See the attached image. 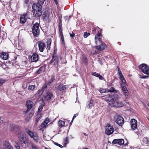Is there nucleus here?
<instances>
[{"instance_id":"obj_1","label":"nucleus","mask_w":149,"mask_h":149,"mask_svg":"<svg viewBox=\"0 0 149 149\" xmlns=\"http://www.w3.org/2000/svg\"><path fill=\"white\" fill-rule=\"evenodd\" d=\"M104 99L105 100L109 102H114L113 103L112 106L116 107H122L123 104H120L119 102L116 101V100L118 98V95L116 94L113 95H107L104 96Z\"/></svg>"},{"instance_id":"obj_2","label":"nucleus","mask_w":149,"mask_h":149,"mask_svg":"<svg viewBox=\"0 0 149 149\" xmlns=\"http://www.w3.org/2000/svg\"><path fill=\"white\" fill-rule=\"evenodd\" d=\"M32 8L33 15L37 17H40L42 14L41 5L35 3L33 5Z\"/></svg>"},{"instance_id":"obj_3","label":"nucleus","mask_w":149,"mask_h":149,"mask_svg":"<svg viewBox=\"0 0 149 149\" xmlns=\"http://www.w3.org/2000/svg\"><path fill=\"white\" fill-rule=\"evenodd\" d=\"M62 58L61 57H58L54 54L53 55L49 63L53 65L54 67L57 68L58 66V62H61V63H63L61 61Z\"/></svg>"},{"instance_id":"obj_4","label":"nucleus","mask_w":149,"mask_h":149,"mask_svg":"<svg viewBox=\"0 0 149 149\" xmlns=\"http://www.w3.org/2000/svg\"><path fill=\"white\" fill-rule=\"evenodd\" d=\"M18 140L21 144L23 148H25L27 147L28 143L26 141V139L24 136V134L20 133L18 136Z\"/></svg>"},{"instance_id":"obj_5","label":"nucleus","mask_w":149,"mask_h":149,"mask_svg":"<svg viewBox=\"0 0 149 149\" xmlns=\"http://www.w3.org/2000/svg\"><path fill=\"white\" fill-rule=\"evenodd\" d=\"M32 32L34 36H37L39 34L40 29L39 24L36 23L33 24L32 28Z\"/></svg>"},{"instance_id":"obj_6","label":"nucleus","mask_w":149,"mask_h":149,"mask_svg":"<svg viewBox=\"0 0 149 149\" xmlns=\"http://www.w3.org/2000/svg\"><path fill=\"white\" fill-rule=\"evenodd\" d=\"M139 67L143 73L147 75H149V67L145 63L142 64L139 66Z\"/></svg>"},{"instance_id":"obj_7","label":"nucleus","mask_w":149,"mask_h":149,"mask_svg":"<svg viewBox=\"0 0 149 149\" xmlns=\"http://www.w3.org/2000/svg\"><path fill=\"white\" fill-rule=\"evenodd\" d=\"M26 132L27 134L30 136L31 138L33 139L36 142H38L39 139L38 135L36 132H34L29 130H28L26 131Z\"/></svg>"},{"instance_id":"obj_8","label":"nucleus","mask_w":149,"mask_h":149,"mask_svg":"<svg viewBox=\"0 0 149 149\" xmlns=\"http://www.w3.org/2000/svg\"><path fill=\"white\" fill-rule=\"evenodd\" d=\"M115 122L119 125H122L124 123V119L120 116H116L114 118Z\"/></svg>"},{"instance_id":"obj_9","label":"nucleus","mask_w":149,"mask_h":149,"mask_svg":"<svg viewBox=\"0 0 149 149\" xmlns=\"http://www.w3.org/2000/svg\"><path fill=\"white\" fill-rule=\"evenodd\" d=\"M114 130L112 126L110 125H108L106 127L105 133L107 135H109L112 134Z\"/></svg>"},{"instance_id":"obj_10","label":"nucleus","mask_w":149,"mask_h":149,"mask_svg":"<svg viewBox=\"0 0 149 149\" xmlns=\"http://www.w3.org/2000/svg\"><path fill=\"white\" fill-rule=\"evenodd\" d=\"M124 143V141L123 139H115L112 142V143L116 144L117 146L123 145Z\"/></svg>"},{"instance_id":"obj_11","label":"nucleus","mask_w":149,"mask_h":149,"mask_svg":"<svg viewBox=\"0 0 149 149\" xmlns=\"http://www.w3.org/2000/svg\"><path fill=\"white\" fill-rule=\"evenodd\" d=\"M121 86L122 88L125 97H128L129 93L128 92V91L126 87V86H127V84L126 83V84H121Z\"/></svg>"},{"instance_id":"obj_12","label":"nucleus","mask_w":149,"mask_h":149,"mask_svg":"<svg viewBox=\"0 0 149 149\" xmlns=\"http://www.w3.org/2000/svg\"><path fill=\"white\" fill-rule=\"evenodd\" d=\"M102 37V35L101 34L98 32L97 35H96L95 36V40L96 44L98 45L102 42L101 41V38Z\"/></svg>"},{"instance_id":"obj_13","label":"nucleus","mask_w":149,"mask_h":149,"mask_svg":"<svg viewBox=\"0 0 149 149\" xmlns=\"http://www.w3.org/2000/svg\"><path fill=\"white\" fill-rule=\"evenodd\" d=\"M33 104V102L30 101H28L26 103V105L27 108V110L24 112L25 113H27L29 110L32 107Z\"/></svg>"},{"instance_id":"obj_14","label":"nucleus","mask_w":149,"mask_h":149,"mask_svg":"<svg viewBox=\"0 0 149 149\" xmlns=\"http://www.w3.org/2000/svg\"><path fill=\"white\" fill-rule=\"evenodd\" d=\"M137 121L135 119H132L131 120L130 123L131 128L132 130H135L137 128Z\"/></svg>"},{"instance_id":"obj_15","label":"nucleus","mask_w":149,"mask_h":149,"mask_svg":"<svg viewBox=\"0 0 149 149\" xmlns=\"http://www.w3.org/2000/svg\"><path fill=\"white\" fill-rule=\"evenodd\" d=\"M101 44L98 46H95V47L99 51L104 50L106 47V45L103 42H101Z\"/></svg>"},{"instance_id":"obj_16","label":"nucleus","mask_w":149,"mask_h":149,"mask_svg":"<svg viewBox=\"0 0 149 149\" xmlns=\"http://www.w3.org/2000/svg\"><path fill=\"white\" fill-rule=\"evenodd\" d=\"M38 47L40 51V52H42L45 49V44L43 42H39Z\"/></svg>"},{"instance_id":"obj_17","label":"nucleus","mask_w":149,"mask_h":149,"mask_svg":"<svg viewBox=\"0 0 149 149\" xmlns=\"http://www.w3.org/2000/svg\"><path fill=\"white\" fill-rule=\"evenodd\" d=\"M53 95L52 93L48 92L44 95V97L46 100H50L53 97Z\"/></svg>"},{"instance_id":"obj_18","label":"nucleus","mask_w":149,"mask_h":149,"mask_svg":"<svg viewBox=\"0 0 149 149\" xmlns=\"http://www.w3.org/2000/svg\"><path fill=\"white\" fill-rule=\"evenodd\" d=\"M8 54L6 52H3L0 53V58L3 60H6L8 58Z\"/></svg>"},{"instance_id":"obj_19","label":"nucleus","mask_w":149,"mask_h":149,"mask_svg":"<svg viewBox=\"0 0 149 149\" xmlns=\"http://www.w3.org/2000/svg\"><path fill=\"white\" fill-rule=\"evenodd\" d=\"M4 149H13V148L10 143L8 142H5L3 144Z\"/></svg>"},{"instance_id":"obj_20","label":"nucleus","mask_w":149,"mask_h":149,"mask_svg":"<svg viewBox=\"0 0 149 149\" xmlns=\"http://www.w3.org/2000/svg\"><path fill=\"white\" fill-rule=\"evenodd\" d=\"M38 54H33L31 57V61L32 62H36L38 59Z\"/></svg>"},{"instance_id":"obj_21","label":"nucleus","mask_w":149,"mask_h":149,"mask_svg":"<svg viewBox=\"0 0 149 149\" xmlns=\"http://www.w3.org/2000/svg\"><path fill=\"white\" fill-rule=\"evenodd\" d=\"M67 86L62 84H59L57 87V89L60 91H63L65 90Z\"/></svg>"},{"instance_id":"obj_22","label":"nucleus","mask_w":149,"mask_h":149,"mask_svg":"<svg viewBox=\"0 0 149 149\" xmlns=\"http://www.w3.org/2000/svg\"><path fill=\"white\" fill-rule=\"evenodd\" d=\"M119 76L120 78V80L123 83L122 84H126V80L125 79L121 72H120V73L119 74Z\"/></svg>"},{"instance_id":"obj_23","label":"nucleus","mask_w":149,"mask_h":149,"mask_svg":"<svg viewBox=\"0 0 149 149\" xmlns=\"http://www.w3.org/2000/svg\"><path fill=\"white\" fill-rule=\"evenodd\" d=\"M42 114L40 112H38L37 115V117L35 120V125H37V123L39 120V119L41 118Z\"/></svg>"},{"instance_id":"obj_24","label":"nucleus","mask_w":149,"mask_h":149,"mask_svg":"<svg viewBox=\"0 0 149 149\" xmlns=\"http://www.w3.org/2000/svg\"><path fill=\"white\" fill-rule=\"evenodd\" d=\"M27 17L26 16L22 15L20 16V20L21 23H24L27 20Z\"/></svg>"},{"instance_id":"obj_25","label":"nucleus","mask_w":149,"mask_h":149,"mask_svg":"<svg viewBox=\"0 0 149 149\" xmlns=\"http://www.w3.org/2000/svg\"><path fill=\"white\" fill-rule=\"evenodd\" d=\"M42 17L43 19L46 20H49V16L48 13L47 12L45 13L42 15Z\"/></svg>"},{"instance_id":"obj_26","label":"nucleus","mask_w":149,"mask_h":149,"mask_svg":"<svg viewBox=\"0 0 149 149\" xmlns=\"http://www.w3.org/2000/svg\"><path fill=\"white\" fill-rule=\"evenodd\" d=\"M52 42V40L51 38H48L47 39L46 42L47 44V49L49 50L50 48L51 44Z\"/></svg>"},{"instance_id":"obj_27","label":"nucleus","mask_w":149,"mask_h":149,"mask_svg":"<svg viewBox=\"0 0 149 149\" xmlns=\"http://www.w3.org/2000/svg\"><path fill=\"white\" fill-rule=\"evenodd\" d=\"M45 68L44 67H41L36 72L38 74H40L44 72L45 70Z\"/></svg>"},{"instance_id":"obj_28","label":"nucleus","mask_w":149,"mask_h":149,"mask_svg":"<svg viewBox=\"0 0 149 149\" xmlns=\"http://www.w3.org/2000/svg\"><path fill=\"white\" fill-rule=\"evenodd\" d=\"M93 106V101H90L87 104L86 107L88 109H91Z\"/></svg>"},{"instance_id":"obj_29","label":"nucleus","mask_w":149,"mask_h":149,"mask_svg":"<svg viewBox=\"0 0 149 149\" xmlns=\"http://www.w3.org/2000/svg\"><path fill=\"white\" fill-rule=\"evenodd\" d=\"M10 129L11 131L16 132L17 130V126L15 125H11Z\"/></svg>"},{"instance_id":"obj_30","label":"nucleus","mask_w":149,"mask_h":149,"mask_svg":"<svg viewBox=\"0 0 149 149\" xmlns=\"http://www.w3.org/2000/svg\"><path fill=\"white\" fill-rule=\"evenodd\" d=\"M65 124V122L62 120H59L58 123V126L60 128L63 127L64 125Z\"/></svg>"},{"instance_id":"obj_31","label":"nucleus","mask_w":149,"mask_h":149,"mask_svg":"<svg viewBox=\"0 0 149 149\" xmlns=\"http://www.w3.org/2000/svg\"><path fill=\"white\" fill-rule=\"evenodd\" d=\"M47 85H49L48 83L47 82L46 83L45 85L43 86V87H42V90H39L38 91V92H40L42 91V92H43L44 91L45 89L47 87Z\"/></svg>"},{"instance_id":"obj_32","label":"nucleus","mask_w":149,"mask_h":149,"mask_svg":"<svg viewBox=\"0 0 149 149\" xmlns=\"http://www.w3.org/2000/svg\"><path fill=\"white\" fill-rule=\"evenodd\" d=\"M31 147L32 149H39L38 147L35 145L32 144H31Z\"/></svg>"},{"instance_id":"obj_33","label":"nucleus","mask_w":149,"mask_h":149,"mask_svg":"<svg viewBox=\"0 0 149 149\" xmlns=\"http://www.w3.org/2000/svg\"><path fill=\"white\" fill-rule=\"evenodd\" d=\"M35 85H31L29 87L28 89L29 90L33 91L35 87Z\"/></svg>"},{"instance_id":"obj_34","label":"nucleus","mask_w":149,"mask_h":149,"mask_svg":"<svg viewBox=\"0 0 149 149\" xmlns=\"http://www.w3.org/2000/svg\"><path fill=\"white\" fill-rule=\"evenodd\" d=\"M55 79L53 77H52L51 79L49 80V82H47L48 84L50 85V84H51L54 80Z\"/></svg>"},{"instance_id":"obj_35","label":"nucleus","mask_w":149,"mask_h":149,"mask_svg":"<svg viewBox=\"0 0 149 149\" xmlns=\"http://www.w3.org/2000/svg\"><path fill=\"white\" fill-rule=\"evenodd\" d=\"M107 90L103 88H101L99 90L100 92L102 93H104L106 92Z\"/></svg>"},{"instance_id":"obj_36","label":"nucleus","mask_w":149,"mask_h":149,"mask_svg":"<svg viewBox=\"0 0 149 149\" xmlns=\"http://www.w3.org/2000/svg\"><path fill=\"white\" fill-rule=\"evenodd\" d=\"M45 0H39L37 4H42L44 3V2Z\"/></svg>"},{"instance_id":"obj_37","label":"nucleus","mask_w":149,"mask_h":149,"mask_svg":"<svg viewBox=\"0 0 149 149\" xmlns=\"http://www.w3.org/2000/svg\"><path fill=\"white\" fill-rule=\"evenodd\" d=\"M90 33H87V32H85L84 33V38H86L88 36L90 35Z\"/></svg>"},{"instance_id":"obj_38","label":"nucleus","mask_w":149,"mask_h":149,"mask_svg":"<svg viewBox=\"0 0 149 149\" xmlns=\"http://www.w3.org/2000/svg\"><path fill=\"white\" fill-rule=\"evenodd\" d=\"M5 80L0 79V85H1L3 83L5 82Z\"/></svg>"},{"instance_id":"obj_39","label":"nucleus","mask_w":149,"mask_h":149,"mask_svg":"<svg viewBox=\"0 0 149 149\" xmlns=\"http://www.w3.org/2000/svg\"><path fill=\"white\" fill-rule=\"evenodd\" d=\"M92 74L94 76L96 77H97L99 75V74L95 72H93L92 73Z\"/></svg>"},{"instance_id":"obj_40","label":"nucleus","mask_w":149,"mask_h":149,"mask_svg":"<svg viewBox=\"0 0 149 149\" xmlns=\"http://www.w3.org/2000/svg\"><path fill=\"white\" fill-rule=\"evenodd\" d=\"M4 118L3 117H0V125L2 124L3 123Z\"/></svg>"},{"instance_id":"obj_41","label":"nucleus","mask_w":149,"mask_h":149,"mask_svg":"<svg viewBox=\"0 0 149 149\" xmlns=\"http://www.w3.org/2000/svg\"><path fill=\"white\" fill-rule=\"evenodd\" d=\"M115 90L113 87H111L109 90H108V91H107V92H113L115 91Z\"/></svg>"},{"instance_id":"obj_42","label":"nucleus","mask_w":149,"mask_h":149,"mask_svg":"<svg viewBox=\"0 0 149 149\" xmlns=\"http://www.w3.org/2000/svg\"><path fill=\"white\" fill-rule=\"evenodd\" d=\"M47 125L45 124V123L43 122L42 123L41 126L42 128H45Z\"/></svg>"},{"instance_id":"obj_43","label":"nucleus","mask_w":149,"mask_h":149,"mask_svg":"<svg viewBox=\"0 0 149 149\" xmlns=\"http://www.w3.org/2000/svg\"><path fill=\"white\" fill-rule=\"evenodd\" d=\"M42 109H43L42 106H40L38 108V112H40L42 111Z\"/></svg>"},{"instance_id":"obj_44","label":"nucleus","mask_w":149,"mask_h":149,"mask_svg":"<svg viewBox=\"0 0 149 149\" xmlns=\"http://www.w3.org/2000/svg\"><path fill=\"white\" fill-rule=\"evenodd\" d=\"M54 144L55 145H56L57 146L59 147H60L61 148H62L63 147V146L62 145L58 143H57L55 142V143H54Z\"/></svg>"},{"instance_id":"obj_45","label":"nucleus","mask_w":149,"mask_h":149,"mask_svg":"<svg viewBox=\"0 0 149 149\" xmlns=\"http://www.w3.org/2000/svg\"><path fill=\"white\" fill-rule=\"evenodd\" d=\"M49 122V119H46L44 121V122L45 124L47 125L48 123Z\"/></svg>"},{"instance_id":"obj_46","label":"nucleus","mask_w":149,"mask_h":149,"mask_svg":"<svg viewBox=\"0 0 149 149\" xmlns=\"http://www.w3.org/2000/svg\"><path fill=\"white\" fill-rule=\"evenodd\" d=\"M97 77H98L100 79H101L102 80H104V78L101 75H100V74H99V75Z\"/></svg>"},{"instance_id":"obj_47","label":"nucleus","mask_w":149,"mask_h":149,"mask_svg":"<svg viewBox=\"0 0 149 149\" xmlns=\"http://www.w3.org/2000/svg\"><path fill=\"white\" fill-rule=\"evenodd\" d=\"M149 77V76H145L144 75L141 78L143 79H148Z\"/></svg>"},{"instance_id":"obj_48","label":"nucleus","mask_w":149,"mask_h":149,"mask_svg":"<svg viewBox=\"0 0 149 149\" xmlns=\"http://www.w3.org/2000/svg\"><path fill=\"white\" fill-rule=\"evenodd\" d=\"M70 36L71 37H74L75 36V34L72 32V33H70Z\"/></svg>"},{"instance_id":"obj_49","label":"nucleus","mask_w":149,"mask_h":149,"mask_svg":"<svg viewBox=\"0 0 149 149\" xmlns=\"http://www.w3.org/2000/svg\"><path fill=\"white\" fill-rule=\"evenodd\" d=\"M78 114H76L74 115L73 116V118H72V120H73L75 118V117H76V116H77Z\"/></svg>"},{"instance_id":"obj_50","label":"nucleus","mask_w":149,"mask_h":149,"mask_svg":"<svg viewBox=\"0 0 149 149\" xmlns=\"http://www.w3.org/2000/svg\"><path fill=\"white\" fill-rule=\"evenodd\" d=\"M15 147L17 149H19L20 148V146L18 144H17V146H15Z\"/></svg>"},{"instance_id":"obj_51","label":"nucleus","mask_w":149,"mask_h":149,"mask_svg":"<svg viewBox=\"0 0 149 149\" xmlns=\"http://www.w3.org/2000/svg\"><path fill=\"white\" fill-rule=\"evenodd\" d=\"M92 32L94 34L96 32V30L95 29H93L92 30Z\"/></svg>"},{"instance_id":"obj_52","label":"nucleus","mask_w":149,"mask_h":149,"mask_svg":"<svg viewBox=\"0 0 149 149\" xmlns=\"http://www.w3.org/2000/svg\"><path fill=\"white\" fill-rule=\"evenodd\" d=\"M62 40V43L63 44L64 43V38H61Z\"/></svg>"},{"instance_id":"obj_53","label":"nucleus","mask_w":149,"mask_h":149,"mask_svg":"<svg viewBox=\"0 0 149 149\" xmlns=\"http://www.w3.org/2000/svg\"><path fill=\"white\" fill-rule=\"evenodd\" d=\"M59 32H60V34H61V33H62V30H61V28H60Z\"/></svg>"},{"instance_id":"obj_54","label":"nucleus","mask_w":149,"mask_h":149,"mask_svg":"<svg viewBox=\"0 0 149 149\" xmlns=\"http://www.w3.org/2000/svg\"><path fill=\"white\" fill-rule=\"evenodd\" d=\"M67 141H68L67 139L66 138V139L65 140V143H64L65 144H67L68 143Z\"/></svg>"},{"instance_id":"obj_55","label":"nucleus","mask_w":149,"mask_h":149,"mask_svg":"<svg viewBox=\"0 0 149 149\" xmlns=\"http://www.w3.org/2000/svg\"><path fill=\"white\" fill-rule=\"evenodd\" d=\"M60 35L61 38H63V33H61L60 34Z\"/></svg>"},{"instance_id":"obj_56","label":"nucleus","mask_w":149,"mask_h":149,"mask_svg":"<svg viewBox=\"0 0 149 149\" xmlns=\"http://www.w3.org/2000/svg\"><path fill=\"white\" fill-rule=\"evenodd\" d=\"M88 62L87 58H85L84 59V62L85 63H87Z\"/></svg>"},{"instance_id":"obj_57","label":"nucleus","mask_w":149,"mask_h":149,"mask_svg":"<svg viewBox=\"0 0 149 149\" xmlns=\"http://www.w3.org/2000/svg\"><path fill=\"white\" fill-rule=\"evenodd\" d=\"M55 3L57 4L58 3V1L56 0H54Z\"/></svg>"},{"instance_id":"obj_58","label":"nucleus","mask_w":149,"mask_h":149,"mask_svg":"<svg viewBox=\"0 0 149 149\" xmlns=\"http://www.w3.org/2000/svg\"><path fill=\"white\" fill-rule=\"evenodd\" d=\"M118 70L119 72V74L120 73V72H121V71H120V68H118Z\"/></svg>"},{"instance_id":"obj_59","label":"nucleus","mask_w":149,"mask_h":149,"mask_svg":"<svg viewBox=\"0 0 149 149\" xmlns=\"http://www.w3.org/2000/svg\"><path fill=\"white\" fill-rule=\"evenodd\" d=\"M34 113V112H33H33H32V113H31L32 115H31V116H32V115Z\"/></svg>"},{"instance_id":"obj_60","label":"nucleus","mask_w":149,"mask_h":149,"mask_svg":"<svg viewBox=\"0 0 149 149\" xmlns=\"http://www.w3.org/2000/svg\"><path fill=\"white\" fill-rule=\"evenodd\" d=\"M84 134L85 136H87V134H86L85 133H84Z\"/></svg>"},{"instance_id":"obj_61","label":"nucleus","mask_w":149,"mask_h":149,"mask_svg":"<svg viewBox=\"0 0 149 149\" xmlns=\"http://www.w3.org/2000/svg\"><path fill=\"white\" fill-rule=\"evenodd\" d=\"M131 149H137L136 148H131Z\"/></svg>"},{"instance_id":"obj_62","label":"nucleus","mask_w":149,"mask_h":149,"mask_svg":"<svg viewBox=\"0 0 149 149\" xmlns=\"http://www.w3.org/2000/svg\"><path fill=\"white\" fill-rule=\"evenodd\" d=\"M45 149H49V148H46V147H45Z\"/></svg>"},{"instance_id":"obj_63","label":"nucleus","mask_w":149,"mask_h":149,"mask_svg":"<svg viewBox=\"0 0 149 149\" xmlns=\"http://www.w3.org/2000/svg\"><path fill=\"white\" fill-rule=\"evenodd\" d=\"M83 149H88L87 148H84Z\"/></svg>"},{"instance_id":"obj_64","label":"nucleus","mask_w":149,"mask_h":149,"mask_svg":"<svg viewBox=\"0 0 149 149\" xmlns=\"http://www.w3.org/2000/svg\"><path fill=\"white\" fill-rule=\"evenodd\" d=\"M147 105L148 107H149V103Z\"/></svg>"}]
</instances>
